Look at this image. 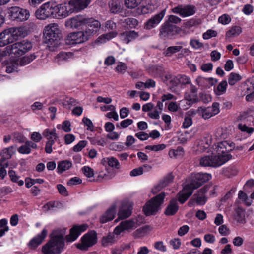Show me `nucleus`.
I'll return each mask as SVG.
<instances>
[{"instance_id": "nucleus-18", "label": "nucleus", "mask_w": 254, "mask_h": 254, "mask_svg": "<svg viewBox=\"0 0 254 254\" xmlns=\"http://www.w3.org/2000/svg\"><path fill=\"white\" fill-rule=\"evenodd\" d=\"M88 228L86 224L80 225H75L70 230V233L66 236V240L68 242H72L77 239L81 233L85 231Z\"/></svg>"}, {"instance_id": "nucleus-2", "label": "nucleus", "mask_w": 254, "mask_h": 254, "mask_svg": "<svg viewBox=\"0 0 254 254\" xmlns=\"http://www.w3.org/2000/svg\"><path fill=\"white\" fill-rule=\"evenodd\" d=\"M32 43L23 40L16 42L6 47L3 50L0 49V58L9 56L11 58H19L20 56L31 50Z\"/></svg>"}, {"instance_id": "nucleus-16", "label": "nucleus", "mask_w": 254, "mask_h": 254, "mask_svg": "<svg viewBox=\"0 0 254 254\" xmlns=\"http://www.w3.org/2000/svg\"><path fill=\"white\" fill-rule=\"evenodd\" d=\"M207 191V190L206 188L203 187L200 189L198 192L194 194L190 200L188 202V206L191 207L194 203H196L198 205H204L207 200V198L205 195Z\"/></svg>"}, {"instance_id": "nucleus-35", "label": "nucleus", "mask_w": 254, "mask_h": 254, "mask_svg": "<svg viewBox=\"0 0 254 254\" xmlns=\"http://www.w3.org/2000/svg\"><path fill=\"white\" fill-rule=\"evenodd\" d=\"M236 215L235 219L241 224H245L246 221L245 218V211L241 207H238L235 209Z\"/></svg>"}, {"instance_id": "nucleus-29", "label": "nucleus", "mask_w": 254, "mask_h": 254, "mask_svg": "<svg viewBox=\"0 0 254 254\" xmlns=\"http://www.w3.org/2000/svg\"><path fill=\"white\" fill-rule=\"evenodd\" d=\"M178 209L179 206L177 200L174 198L170 200L169 204L166 208L164 213L167 216L174 215L178 211Z\"/></svg>"}, {"instance_id": "nucleus-59", "label": "nucleus", "mask_w": 254, "mask_h": 254, "mask_svg": "<svg viewBox=\"0 0 254 254\" xmlns=\"http://www.w3.org/2000/svg\"><path fill=\"white\" fill-rule=\"evenodd\" d=\"M127 68V66L126 64L123 62H119L116 67V71L118 73L123 74L125 72Z\"/></svg>"}, {"instance_id": "nucleus-48", "label": "nucleus", "mask_w": 254, "mask_h": 254, "mask_svg": "<svg viewBox=\"0 0 254 254\" xmlns=\"http://www.w3.org/2000/svg\"><path fill=\"white\" fill-rule=\"evenodd\" d=\"M115 241V236L113 233H110L106 236L104 237L102 239V244L104 246H108L109 245H112Z\"/></svg>"}, {"instance_id": "nucleus-41", "label": "nucleus", "mask_w": 254, "mask_h": 254, "mask_svg": "<svg viewBox=\"0 0 254 254\" xmlns=\"http://www.w3.org/2000/svg\"><path fill=\"white\" fill-rule=\"evenodd\" d=\"M150 72L154 77H161L165 73L164 69L162 66H154L151 68Z\"/></svg>"}, {"instance_id": "nucleus-58", "label": "nucleus", "mask_w": 254, "mask_h": 254, "mask_svg": "<svg viewBox=\"0 0 254 254\" xmlns=\"http://www.w3.org/2000/svg\"><path fill=\"white\" fill-rule=\"evenodd\" d=\"M87 142L85 140L80 141L76 145L73 147L74 152H79L82 150L87 145Z\"/></svg>"}, {"instance_id": "nucleus-13", "label": "nucleus", "mask_w": 254, "mask_h": 254, "mask_svg": "<svg viewBox=\"0 0 254 254\" xmlns=\"http://www.w3.org/2000/svg\"><path fill=\"white\" fill-rule=\"evenodd\" d=\"M234 148L235 144L233 142H229L227 141L219 142L215 148L217 154L215 156H219L220 158L229 156L230 159H231L232 155L229 152L231 151Z\"/></svg>"}, {"instance_id": "nucleus-56", "label": "nucleus", "mask_w": 254, "mask_h": 254, "mask_svg": "<svg viewBox=\"0 0 254 254\" xmlns=\"http://www.w3.org/2000/svg\"><path fill=\"white\" fill-rule=\"evenodd\" d=\"M133 123V120L130 119H127L122 121L120 123V125L119 124H116V127L118 128H125L128 127L129 125H131Z\"/></svg>"}, {"instance_id": "nucleus-26", "label": "nucleus", "mask_w": 254, "mask_h": 254, "mask_svg": "<svg viewBox=\"0 0 254 254\" xmlns=\"http://www.w3.org/2000/svg\"><path fill=\"white\" fill-rule=\"evenodd\" d=\"M116 214V206L112 205L100 218V222L105 223L113 219Z\"/></svg>"}, {"instance_id": "nucleus-24", "label": "nucleus", "mask_w": 254, "mask_h": 254, "mask_svg": "<svg viewBox=\"0 0 254 254\" xmlns=\"http://www.w3.org/2000/svg\"><path fill=\"white\" fill-rule=\"evenodd\" d=\"M174 176L172 173L167 175L163 180H161L157 186L152 190L153 193H155L161 190V189L173 181Z\"/></svg>"}, {"instance_id": "nucleus-10", "label": "nucleus", "mask_w": 254, "mask_h": 254, "mask_svg": "<svg viewBox=\"0 0 254 254\" xmlns=\"http://www.w3.org/2000/svg\"><path fill=\"white\" fill-rule=\"evenodd\" d=\"M30 62V58L28 57H23L20 61L19 60V58H11L10 57L6 64V71L8 73L17 71L19 66L25 65Z\"/></svg>"}, {"instance_id": "nucleus-20", "label": "nucleus", "mask_w": 254, "mask_h": 254, "mask_svg": "<svg viewBox=\"0 0 254 254\" xmlns=\"http://www.w3.org/2000/svg\"><path fill=\"white\" fill-rule=\"evenodd\" d=\"M84 25H86L87 29L84 32L88 34V38L95 34L99 30L101 26L99 21L92 18H86Z\"/></svg>"}, {"instance_id": "nucleus-15", "label": "nucleus", "mask_w": 254, "mask_h": 254, "mask_svg": "<svg viewBox=\"0 0 254 254\" xmlns=\"http://www.w3.org/2000/svg\"><path fill=\"white\" fill-rule=\"evenodd\" d=\"M196 112L201 115L204 119H209L219 112V104L215 102L213 103L212 106L207 108L200 107L197 110Z\"/></svg>"}, {"instance_id": "nucleus-49", "label": "nucleus", "mask_w": 254, "mask_h": 254, "mask_svg": "<svg viewBox=\"0 0 254 254\" xmlns=\"http://www.w3.org/2000/svg\"><path fill=\"white\" fill-rule=\"evenodd\" d=\"M143 0H125V4L127 8L133 9L141 4Z\"/></svg>"}, {"instance_id": "nucleus-1", "label": "nucleus", "mask_w": 254, "mask_h": 254, "mask_svg": "<svg viewBox=\"0 0 254 254\" xmlns=\"http://www.w3.org/2000/svg\"><path fill=\"white\" fill-rule=\"evenodd\" d=\"M64 230H56L50 235V240L42 247L44 254H60L64 248Z\"/></svg>"}, {"instance_id": "nucleus-51", "label": "nucleus", "mask_w": 254, "mask_h": 254, "mask_svg": "<svg viewBox=\"0 0 254 254\" xmlns=\"http://www.w3.org/2000/svg\"><path fill=\"white\" fill-rule=\"evenodd\" d=\"M9 165L8 162H3V160H0V177L3 179L7 175V171L5 169Z\"/></svg>"}, {"instance_id": "nucleus-55", "label": "nucleus", "mask_w": 254, "mask_h": 254, "mask_svg": "<svg viewBox=\"0 0 254 254\" xmlns=\"http://www.w3.org/2000/svg\"><path fill=\"white\" fill-rule=\"evenodd\" d=\"M166 145L164 144H157L154 145H147L145 147V149L154 151H158L165 149Z\"/></svg>"}, {"instance_id": "nucleus-38", "label": "nucleus", "mask_w": 254, "mask_h": 254, "mask_svg": "<svg viewBox=\"0 0 254 254\" xmlns=\"http://www.w3.org/2000/svg\"><path fill=\"white\" fill-rule=\"evenodd\" d=\"M110 11L113 13H117L122 9V5L120 1L118 0H112L109 2Z\"/></svg>"}, {"instance_id": "nucleus-14", "label": "nucleus", "mask_w": 254, "mask_h": 254, "mask_svg": "<svg viewBox=\"0 0 254 254\" xmlns=\"http://www.w3.org/2000/svg\"><path fill=\"white\" fill-rule=\"evenodd\" d=\"M180 29L169 22H164L160 29L159 35L162 38H171L178 33Z\"/></svg>"}, {"instance_id": "nucleus-54", "label": "nucleus", "mask_w": 254, "mask_h": 254, "mask_svg": "<svg viewBox=\"0 0 254 254\" xmlns=\"http://www.w3.org/2000/svg\"><path fill=\"white\" fill-rule=\"evenodd\" d=\"M18 152L21 154H29L31 151V145L29 142L26 143L20 146L18 149Z\"/></svg>"}, {"instance_id": "nucleus-36", "label": "nucleus", "mask_w": 254, "mask_h": 254, "mask_svg": "<svg viewBox=\"0 0 254 254\" xmlns=\"http://www.w3.org/2000/svg\"><path fill=\"white\" fill-rule=\"evenodd\" d=\"M242 28L239 26H232L226 33V38L237 36L242 33Z\"/></svg>"}, {"instance_id": "nucleus-17", "label": "nucleus", "mask_w": 254, "mask_h": 254, "mask_svg": "<svg viewBox=\"0 0 254 254\" xmlns=\"http://www.w3.org/2000/svg\"><path fill=\"white\" fill-rule=\"evenodd\" d=\"M166 13V10L163 9L159 13L153 15L148 19L144 24V28L151 30L157 26L162 21Z\"/></svg>"}, {"instance_id": "nucleus-45", "label": "nucleus", "mask_w": 254, "mask_h": 254, "mask_svg": "<svg viewBox=\"0 0 254 254\" xmlns=\"http://www.w3.org/2000/svg\"><path fill=\"white\" fill-rule=\"evenodd\" d=\"M131 210L130 207L122 208L118 212L119 218L125 219L128 217L131 214Z\"/></svg>"}, {"instance_id": "nucleus-63", "label": "nucleus", "mask_w": 254, "mask_h": 254, "mask_svg": "<svg viewBox=\"0 0 254 254\" xmlns=\"http://www.w3.org/2000/svg\"><path fill=\"white\" fill-rule=\"evenodd\" d=\"M238 128L242 131L247 132L250 134L254 131V128L253 127H249L245 124H239L238 125Z\"/></svg>"}, {"instance_id": "nucleus-40", "label": "nucleus", "mask_w": 254, "mask_h": 254, "mask_svg": "<svg viewBox=\"0 0 254 254\" xmlns=\"http://www.w3.org/2000/svg\"><path fill=\"white\" fill-rule=\"evenodd\" d=\"M72 166V163L68 160H64L59 162L58 164L57 169L58 172L62 173L69 169Z\"/></svg>"}, {"instance_id": "nucleus-37", "label": "nucleus", "mask_w": 254, "mask_h": 254, "mask_svg": "<svg viewBox=\"0 0 254 254\" xmlns=\"http://www.w3.org/2000/svg\"><path fill=\"white\" fill-rule=\"evenodd\" d=\"M182 49L181 46H170L164 51L163 54L165 57H171L174 54L179 52Z\"/></svg>"}, {"instance_id": "nucleus-25", "label": "nucleus", "mask_w": 254, "mask_h": 254, "mask_svg": "<svg viewBox=\"0 0 254 254\" xmlns=\"http://www.w3.org/2000/svg\"><path fill=\"white\" fill-rule=\"evenodd\" d=\"M120 36L123 42L128 44L132 40L137 38L139 36V34L134 30L126 31L121 33Z\"/></svg>"}, {"instance_id": "nucleus-52", "label": "nucleus", "mask_w": 254, "mask_h": 254, "mask_svg": "<svg viewBox=\"0 0 254 254\" xmlns=\"http://www.w3.org/2000/svg\"><path fill=\"white\" fill-rule=\"evenodd\" d=\"M200 19H191L184 23L185 28L190 29L196 26L201 23Z\"/></svg>"}, {"instance_id": "nucleus-60", "label": "nucleus", "mask_w": 254, "mask_h": 254, "mask_svg": "<svg viewBox=\"0 0 254 254\" xmlns=\"http://www.w3.org/2000/svg\"><path fill=\"white\" fill-rule=\"evenodd\" d=\"M217 34V33L216 31L209 29L203 33L202 37L204 39H209L212 37H216Z\"/></svg>"}, {"instance_id": "nucleus-9", "label": "nucleus", "mask_w": 254, "mask_h": 254, "mask_svg": "<svg viewBox=\"0 0 254 254\" xmlns=\"http://www.w3.org/2000/svg\"><path fill=\"white\" fill-rule=\"evenodd\" d=\"M8 14L10 19L19 22L26 21L30 17L29 11L18 6L10 7Z\"/></svg>"}, {"instance_id": "nucleus-34", "label": "nucleus", "mask_w": 254, "mask_h": 254, "mask_svg": "<svg viewBox=\"0 0 254 254\" xmlns=\"http://www.w3.org/2000/svg\"><path fill=\"white\" fill-rule=\"evenodd\" d=\"M103 165L108 164L109 166L115 167L117 169L120 168V163L118 160L114 157H107L102 159Z\"/></svg>"}, {"instance_id": "nucleus-44", "label": "nucleus", "mask_w": 254, "mask_h": 254, "mask_svg": "<svg viewBox=\"0 0 254 254\" xmlns=\"http://www.w3.org/2000/svg\"><path fill=\"white\" fill-rule=\"evenodd\" d=\"M120 223L124 230H129L135 229L136 227V223L131 219L122 221Z\"/></svg>"}, {"instance_id": "nucleus-32", "label": "nucleus", "mask_w": 254, "mask_h": 254, "mask_svg": "<svg viewBox=\"0 0 254 254\" xmlns=\"http://www.w3.org/2000/svg\"><path fill=\"white\" fill-rule=\"evenodd\" d=\"M47 233V230L44 229L41 234H39L33 238V248L36 247L42 243L46 237Z\"/></svg>"}, {"instance_id": "nucleus-28", "label": "nucleus", "mask_w": 254, "mask_h": 254, "mask_svg": "<svg viewBox=\"0 0 254 254\" xmlns=\"http://www.w3.org/2000/svg\"><path fill=\"white\" fill-rule=\"evenodd\" d=\"M16 151V148L14 146L3 148L0 153L1 157L0 160H3V162H7L6 160L10 159L15 154Z\"/></svg>"}, {"instance_id": "nucleus-43", "label": "nucleus", "mask_w": 254, "mask_h": 254, "mask_svg": "<svg viewBox=\"0 0 254 254\" xmlns=\"http://www.w3.org/2000/svg\"><path fill=\"white\" fill-rule=\"evenodd\" d=\"M117 35V32L112 31L108 33L103 34L98 37V41L101 43H105L107 41L115 37Z\"/></svg>"}, {"instance_id": "nucleus-21", "label": "nucleus", "mask_w": 254, "mask_h": 254, "mask_svg": "<svg viewBox=\"0 0 254 254\" xmlns=\"http://www.w3.org/2000/svg\"><path fill=\"white\" fill-rule=\"evenodd\" d=\"M86 18L81 15H78L72 18L68 19L65 22L66 27L78 28L81 25H84Z\"/></svg>"}, {"instance_id": "nucleus-8", "label": "nucleus", "mask_w": 254, "mask_h": 254, "mask_svg": "<svg viewBox=\"0 0 254 254\" xmlns=\"http://www.w3.org/2000/svg\"><path fill=\"white\" fill-rule=\"evenodd\" d=\"M230 160L229 156L219 158L215 155H207L201 157L199 164L203 167H217L220 166Z\"/></svg>"}, {"instance_id": "nucleus-30", "label": "nucleus", "mask_w": 254, "mask_h": 254, "mask_svg": "<svg viewBox=\"0 0 254 254\" xmlns=\"http://www.w3.org/2000/svg\"><path fill=\"white\" fill-rule=\"evenodd\" d=\"M212 143V136L208 133L205 134L203 138L201 140L198 144L199 148L204 151L208 148Z\"/></svg>"}, {"instance_id": "nucleus-57", "label": "nucleus", "mask_w": 254, "mask_h": 254, "mask_svg": "<svg viewBox=\"0 0 254 254\" xmlns=\"http://www.w3.org/2000/svg\"><path fill=\"white\" fill-rule=\"evenodd\" d=\"M125 23L130 28H135L138 24V20L133 18H127L125 19Z\"/></svg>"}, {"instance_id": "nucleus-46", "label": "nucleus", "mask_w": 254, "mask_h": 254, "mask_svg": "<svg viewBox=\"0 0 254 254\" xmlns=\"http://www.w3.org/2000/svg\"><path fill=\"white\" fill-rule=\"evenodd\" d=\"M227 86V82L226 80L221 81L217 86L216 89L215 90L216 94L220 95L226 92Z\"/></svg>"}, {"instance_id": "nucleus-3", "label": "nucleus", "mask_w": 254, "mask_h": 254, "mask_svg": "<svg viewBox=\"0 0 254 254\" xmlns=\"http://www.w3.org/2000/svg\"><path fill=\"white\" fill-rule=\"evenodd\" d=\"M22 27H11L0 33V47H4L16 41L19 37L24 36Z\"/></svg>"}, {"instance_id": "nucleus-22", "label": "nucleus", "mask_w": 254, "mask_h": 254, "mask_svg": "<svg viewBox=\"0 0 254 254\" xmlns=\"http://www.w3.org/2000/svg\"><path fill=\"white\" fill-rule=\"evenodd\" d=\"M198 89L192 84L190 85V92H186L184 95L185 100L195 103L198 101L197 95Z\"/></svg>"}, {"instance_id": "nucleus-64", "label": "nucleus", "mask_w": 254, "mask_h": 254, "mask_svg": "<svg viewBox=\"0 0 254 254\" xmlns=\"http://www.w3.org/2000/svg\"><path fill=\"white\" fill-rule=\"evenodd\" d=\"M190 44L192 47L195 49H199L203 47V43L196 39L191 40Z\"/></svg>"}, {"instance_id": "nucleus-50", "label": "nucleus", "mask_w": 254, "mask_h": 254, "mask_svg": "<svg viewBox=\"0 0 254 254\" xmlns=\"http://www.w3.org/2000/svg\"><path fill=\"white\" fill-rule=\"evenodd\" d=\"M8 175L11 181H12L13 182L17 183L18 185L20 186L23 185L24 182L22 180L19 179V177L16 175L14 171H9Z\"/></svg>"}, {"instance_id": "nucleus-33", "label": "nucleus", "mask_w": 254, "mask_h": 254, "mask_svg": "<svg viewBox=\"0 0 254 254\" xmlns=\"http://www.w3.org/2000/svg\"><path fill=\"white\" fill-rule=\"evenodd\" d=\"M195 81L199 86H205V83H208L210 86H212L217 82V80H214L213 78H206L201 76L198 77Z\"/></svg>"}, {"instance_id": "nucleus-6", "label": "nucleus", "mask_w": 254, "mask_h": 254, "mask_svg": "<svg viewBox=\"0 0 254 254\" xmlns=\"http://www.w3.org/2000/svg\"><path fill=\"white\" fill-rule=\"evenodd\" d=\"M44 34L45 43L52 45L60 38L61 30L59 25L56 23L49 24L45 27Z\"/></svg>"}, {"instance_id": "nucleus-27", "label": "nucleus", "mask_w": 254, "mask_h": 254, "mask_svg": "<svg viewBox=\"0 0 254 254\" xmlns=\"http://www.w3.org/2000/svg\"><path fill=\"white\" fill-rule=\"evenodd\" d=\"M48 3H45L42 5L41 7L35 12V16L37 18L41 20H44L50 17Z\"/></svg>"}, {"instance_id": "nucleus-5", "label": "nucleus", "mask_w": 254, "mask_h": 254, "mask_svg": "<svg viewBox=\"0 0 254 254\" xmlns=\"http://www.w3.org/2000/svg\"><path fill=\"white\" fill-rule=\"evenodd\" d=\"M165 196L164 192H161L151 198L143 207V211L146 215H154L160 208Z\"/></svg>"}, {"instance_id": "nucleus-53", "label": "nucleus", "mask_w": 254, "mask_h": 254, "mask_svg": "<svg viewBox=\"0 0 254 254\" xmlns=\"http://www.w3.org/2000/svg\"><path fill=\"white\" fill-rule=\"evenodd\" d=\"M178 78L179 83L182 85L191 84L190 78L185 75L178 74Z\"/></svg>"}, {"instance_id": "nucleus-4", "label": "nucleus", "mask_w": 254, "mask_h": 254, "mask_svg": "<svg viewBox=\"0 0 254 254\" xmlns=\"http://www.w3.org/2000/svg\"><path fill=\"white\" fill-rule=\"evenodd\" d=\"M81 3L79 0H70L68 3L58 4V18L66 17L74 12L82 10L84 6L81 5Z\"/></svg>"}, {"instance_id": "nucleus-7", "label": "nucleus", "mask_w": 254, "mask_h": 254, "mask_svg": "<svg viewBox=\"0 0 254 254\" xmlns=\"http://www.w3.org/2000/svg\"><path fill=\"white\" fill-rule=\"evenodd\" d=\"M211 178V175L208 173H193L189 179V182L186 184L192 190L200 187Z\"/></svg>"}, {"instance_id": "nucleus-61", "label": "nucleus", "mask_w": 254, "mask_h": 254, "mask_svg": "<svg viewBox=\"0 0 254 254\" xmlns=\"http://www.w3.org/2000/svg\"><path fill=\"white\" fill-rule=\"evenodd\" d=\"M84 174L87 177L90 178L94 176V171L93 169L89 166H84L82 169Z\"/></svg>"}, {"instance_id": "nucleus-23", "label": "nucleus", "mask_w": 254, "mask_h": 254, "mask_svg": "<svg viewBox=\"0 0 254 254\" xmlns=\"http://www.w3.org/2000/svg\"><path fill=\"white\" fill-rule=\"evenodd\" d=\"M193 190L185 185L183 189L177 194L178 201L183 204L192 195Z\"/></svg>"}, {"instance_id": "nucleus-12", "label": "nucleus", "mask_w": 254, "mask_h": 254, "mask_svg": "<svg viewBox=\"0 0 254 254\" xmlns=\"http://www.w3.org/2000/svg\"><path fill=\"white\" fill-rule=\"evenodd\" d=\"M87 34L84 31L70 33L65 39V44L74 45L82 43L89 39Z\"/></svg>"}, {"instance_id": "nucleus-19", "label": "nucleus", "mask_w": 254, "mask_h": 254, "mask_svg": "<svg viewBox=\"0 0 254 254\" xmlns=\"http://www.w3.org/2000/svg\"><path fill=\"white\" fill-rule=\"evenodd\" d=\"M173 13L178 14L183 17L191 16L195 12V7L193 5H188L185 6L179 5L172 9Z\"/></svg>"}, {"instance_id": "nucleus-11", "label": "nucleus", "mask_w": 254, "mask_h": 254, "mask_svg": "<svg viewBox=\"0 0 254 254\" xmlns=\"http://www.w3.org/2000/svg\"><path fill=\"white\" fill-rule=\"evenodd\" d=\"M81 243L76 244V247L82 251H87L97 243L96 233L92 231L85 234L81 239Z\"/></svg>"}, {"instance_id": "nucleus-42", "label": "nucleus", "mask_w": 254, "mask_h": 254, "mask_svg": "<svg viewBox=\"0 0 254 254\" xmlns=\"http://www.w3.org/2000/svg\"><path fill=\"white\" fill-rule=\"evenodd\" d=\"M43 135L47 139L48 141L54 140L55 141L58 138L57 134L56 133L55 129L50 130L47 129L44 131Z\"/></svg>"}, {"instance_id": "nucleus-62", "label": "nucleus", "mask_w": 254, "mask_h": 254, "mask_svg": "<svg viewBox=\"0 0 254 254\" xmlns=\"http://www.w3.org/2000/svg\"><path fill=\"white\" fill-rule=\"evenodd\" d=\"M231 19L230 16L227 14H223L218 19L219 22L224 25L229 23L231 22Z\"/></svg>"}, {"instance_id": "nucleus-39", "label": "nucleus", "mask_w": 254, "mask_h": 254, "mask_svg": "<svg viewBox=\"0 0 254 254\" xmlns=\"http://www.w3.org/2000/svg\"><path fill=\"white\" fill-rule=\"evenodd\" d=\"M73 54L71 52H61L55 57V60L58 64H61L63 61H67L69 58L72 56Z\"/></svg>"}, {"instance_id": "nucleus-31", "label": "nucleus", "mask_w": 254, "mask_h": 254, "mask_svg": "<svg viewBox=\"0 0 254 254\" xmlns=\"http://www.w3.org/2000/svg\"><path fill=\"white\" fill-rule=\"evenodd\" d=\"M48 8H50L49 15L50 17L58 18V10L59 9L58 4L55 1H51L47 2Z\"/></svg>"}, {"instance_id": "nucleus-47", "label": "nucleus", "mask_w": 254, "mask_h": 254, "mask_svg": "<svg viewBox=\"0 0 254 254\" xmlns=\"http://www.w3.org/2000/svg\"><path fill=\"white\" fill-rule=\"evenodd\" d=\"M241 79L242 77L239 74L234 72H231L228 77V83L229 85L233 86L237 82L241 80Z\"/></svg>"}]
</instances>
